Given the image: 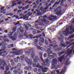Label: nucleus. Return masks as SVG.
I'll return each instance as SVG.
<instances>
[{
  "label": "nucleus",
  "mask_w": 74,
  "mask_h": 74,
  "mask_svg": "<svg viewBox=\"0 0 74 74\" xmlns=\"http://www.w3.org/2000/svg\"><path fill=\"white\" fill-rule=\"evenodd\" d=\"M25 60L26 62H27L28 63V64L29 65H30V66H32V61L30 60L29 59L27 58H25Z\"/></svg>",
  "instance_id": "6e6552de"
},
{
  "label": "nucleus",
  "mask_w": 74,
  "mask_h": 74,
  "mask_svg": "<svg viewBox=\"0 0 74 74\" xmlns=\"http://www.w3.org/2000/svg\"><path fill=\"white\" fill-rule=\"evenodd\" d=\"M54 73H55V71H53L51 72V74H54Z\"/></svg>",
  "instance_id": "69168bd1"
},
{
  "label": "nucleus",
  "mask_w": 74,
  "mask_h": 74,
  "mask_svg": "<svg viewBox=\"0 0 74 74\" xmlns=\"http://www.w3.org/2000/svg\"><path fill=\"white\" fill-rule=\"evenodd\" d=\"M57 62L58 61L56 58L53 59L52 62H51V67L52 69H54L55 68V64H56Z\"/></svg>",
  "instance_id": "20e7f679"
},
{
  "label": "nucleus",
  "mask_w": 74,
  "mask_h": 74,
  "mask_svg": "<svg viewBox=\"0 0 74 74\" xmlns=\"http://www.w3.org/2000/svg\"><path fill=\"white\" fill-rule=\"evenodd\" d=\"M50 47H53L56 51H60L61 50V49L59 48H56V47H58V45H53L52 44H51L50 45Z\"/></svg>",
  "instance_id": "0eeeda50"
},
{
  "label": "nucleus",
  "mask_w": 74,
  "mask_h": 74,
  "mask_svg": "<svg viewBox=\"0 0 74 74\" xmlns=\"http://www.w3.org/2000/svg\"><path fill=\"white\" fill-rule=\"evenodd\" d=\"M40 60V59L38 58V56H36L35 59H34V62L35 63H32V66L33 67H36V63H37L38 61H39Z\"/></svg>",
  "instance_id": "39448f33"
},
{
  "label": "nucleus",
  "mask_w": 74,
  "mask_h": 74,
  "mask_svg": "<svg viewBox=\"0 0 74 74\" xmlns=\"http://www.w3.org/2000/svg\"><path fill=\"white\" fill-rule=\"evenodd\" d=\"M74 38V35H72L69 36L67 39V40L69 41V39H70L71 38Z\"/></svg>",
  "instance_id": "b1692460"
},
{
  "label": "nucleus",
  "mask_w": 74,
  "mask_h": 74,
  "mask_svg": "<svg viewBox=\"0 0 74 74\" xmlns=\"http://www.w3.org/2000/svg\"><path fill=\"white\" fill-rule=\"evenodd\" d=\"M32 69V68L30 66H26L24 68V69L26 70H29V69Z\"/></svg>",
  "instance_id": "a211bd4d"
},
{
  "label": "nucleus",
  "mask_w": 74,
  "mask_h": 74,
  "mask_svg": "<svg viewBox=\"0 0 74 74\" xmlns=\"http://www.w3.org/2000/svg\"><path fill=\"white\" fill-rule=\"evenodd\" d=\"M40 58L41 59V62H42L43 63H45V61L43 60V59L42 58V55H41L40 56Z\"/></svg>",
  "instance_id": "4be33fe9"
},
{
  "label": "nucleus",
  "mask_w": 74,
  "mask_h": 74,
  "mask_svg": "<svg viewBox=\"0 0 74 74\" xmlns=\"http://www.w3.org/2000/svg\"><path fill=\"white\" fill-rule=\"evenodd\" d=\"M7 47L8 48H11V45H10L8 46Z\"/></svg>",
  "instance_id": "e2e57ef3"
},
{
  "label": "nucleus",
  "mask_w": 74,
  "mask_h": 74,
  "mask_svg": "<svg viewBox=\"0 0 74 74\" xmlns=\"http://www.w3.org/2000/svg\"><path fill=\"white\" fill-rule=\"evenodd\" d=\"M36 29H38V30H41V27H36Z\"/></svg>",
  "instance_id": "c03bdc74"
},
{
  "label": "nucleus",
  "mask_w": 74,
  "mask_h": 74,
  "mask_svg": "<svg viewBox=\"0 0 74 74\" xmlns=\"http://www.w3.org/2000/svg\"><path fill=\"white\" fill-rule=\"evenodd\" d=\"M12 40V41H15L16 40V38H17V34L16 33H14L13 36H11L9 37Z\"/></svg>",
  "instance_id": "423d86ee"
},
{
  "label": "nucleus",
  "mask_w": 74,
  "mask_h": 74,
  "mask_svg": "<svg viewBox=\"0 0 74 74\" xmlns=\"http://www.w3.org/2000/svg\"><path fill=\"white\" fill-rule=\"evenodd\" d=\"M2 22H4V20H2V21H0V24H1Z\"/></svg>",
  "instance_id": "680f3d73"
},
{
  "label": "nucleus",
  "mask_w": 74,
  "mask_h": 74,
  "mask_svg": "<svg viewBox=\"0 0 74 74\" xmlns=\"http://www.w3.org/2000/svg\"><path fill=\"white\" fill-rule=\"evenodd\" d=\"M51 51V47H49V48L47 49V52L49 54H52V53L53 51Z\"/></svg>",
  "instance_id": "ddd939ff"
},
{
  "label": "nucleus",
  "mask_w": 74,
  "mask_h": 74,
  "mask_svg": "<svg viewBox=\"0 0 74 74\" xmlns=\"http://www.w3.org/2000/svg\"><path fill=\"white\" fill-rule=\"evenodd\" d=\"M48 8H49V6L48 7V6H47L45 8V10H47V9H48Z\"/></svg>",
  "instance_id": "0e129e2a"
},
{
  "label": "nucleus",
  "mask_w": 74,
  "mask_h": 74,
  "mask_svg": "<svg viewBox=\"0 0 74 74\" xmlns=\"http://www.w3.org/2000/svg\"><path fill=\"white\" fill-rule=\"evenodd\" d=\"M20 31L22 33H23L24 30L23 29V28L22 27V26H20Z\"/></svg>",
  "instance_id": "c85d7f7f"
},
{
  "label": "nucleus",
  "mask_w": 74,
  "mask_h": 74,
  "mask_svg": "<svg viewBox=\"0 0 74 74\" xmlns=\"http://www.w3.org/2000/svg\"><path fill=\"white\" fill-rule=\"evenodd\" d=\"M64 4V3L62 2H61L60 3V5H62V6H63Z\"/></svg>",
  "instance_id": "864d4df0"
},
{
  "label": "nucleus",
  "mask_w": 74,
  "mask_h": 74,
  "mask_svg": "<svg viewBox=\"0 0 74 74\" xmlns=\"http://www.w3.org/2000/svg\"><path fill=\"white\" fill-rule=\"evenodd\" d=\"M4 8H5V7H2L1 8V11H2V10H4Z\"/></svg>",
  "instance_id": "bf43d9fd"
},
{
  "label": "nucleus",
  "mask_w": 74,
  "mask_h": 74,
  "mask_svg": "<svg viewBox=\"0 0 74 74\" xmlns=\"http://www.w3.org/2000/svg\"><path fill=\"white\" fill-rule=\"evenodd\" d=\"M65 53L62 55L60 57V58L58 59V61L59 62H60V63H62V60L64 59V55H65Z\"/></svg>",
  "instance_id": "9b49d317"
},
{
  "label": "nucleus",
  "mask_w": 74,
  "mask_h": 74,
  "mask_svg": "<svg viewBox=\"0 0 74 74\" xmlns=\"http://www.w3.org/2000/svg\"><path fill=\"white\" fill-rule=\"evenodd\" d=\"M39 41H40V42H42V43H44V41H45L44 38H40Z\"/></svg>",
  "instance_id": "6ab92c4d"
},
{
  "label": "nucleus",
  "mask_w": 74,
  "mask_h": 74,
  "mask_svg": "<svg viewBox=\"0 0 74 74\" xmlns=\"http://www.w3.org/2000/svg\"><path fill=\"white\" fill-rule=\"evenodd\" d=\"M16 29H17V27L15 26L12 29L13 33H14V32H15Z\"/></svg>",
  "instance_id": "a878e982"
},
{
  "label": "nucleus",
  "mask_w": 74,
  "mask_h": 74,
  "mask_svg": "<svg viewBox=\"0 0 74 74\" xmlns=\"http://www.w3.org/2000/svg\"><path fill=\"white\" fill-rule=\"evenodd\" d=\"M53 19H57V18H56V17L55 16H53Z\"/></svg>",
  "instance_id": "13d9d810"
},
{
  "label": "nucleus",
  "mask_w": 74,
  "mask_h": 74,
  "mask_svg": "<svg viewBox=\"0 0 74 74\" xmlns=\"http://www.w3.org/2000/svg\"><path fill=\"white\" fill-rule=\"evenodd\" d=\"M63 31H62V32L60 31V32H59L58 33L59 34H62V33L63 34Z\"/></svg>",
  "instance_id": "8fccbe9b"
},
{
  "label": "nucleus",
  "mask_w": 74,
  "mask_h": 74,
  "mask_svg": "<svg viewBox=\"0 0 74 74\" xmlns=\"http://www.w3.org/2000/svg\"><path fill=\"white\" fill-rule=\"evenodd\" d=\"M73 29H74V28L72 25L70 26L66 27L65 31H63L62 32L64 36H68L67 34L69 35L72 34H73V32L71 31L70 32H69V30L70 31H73Z\"/></svg>",
  "instance_id": "f257e3e1"
},
{
  "label": "nucleus",
  "mask_w": 74,
  "mask_h": 74,
  "mask_svg": "<svg viewBox=\"0 0 74 74\" xmlns=\"http://www.w3.org/2000/svg\"><path fill=\"white\" fill-rule=\"evenodd\" d=\"M59 4V3L57 1H56L54 4H53V5H52V7H54L55 6V5H58Z\"/></svg>",
  "instance_id": "c756f323"
},
{
  "label": "nucleus",
  "mask_w": 74,
  "mask_h": 74,
  "mask_svg": "<svg viewBox=\"0 0 74 74\" xmlns=\"http://www.w3.org/2000/svg\"><path fill=\"white\" fill-rule=\"evenodd\" d=\"M70 42H69L66 41L65 42V44H66V45H69V44H70Z\"/></svg>",
  "instance_id": "3c124183"
},
{
  "label": "nucleus",
  "mask_w": 74,
  "mask_h": 74,
  "mask_svg": "<svg viewBox=\"0 0 74 74\" xmlns=\"http://www.w3.org/2000/svg\"><path fill=\"white\" fill-rule=\"evenodd\" d=\"M51 43L52 44H54V45H56L55 44H56V41L55 40H53L51 42Z\"/></svg>",
  "instance_id": "473e14b6"
},
{
  "label": "nucleus",
  "mask_w": 74,
  "mask_h": 74,
  "mask_svg": "<svg viewBox=\"0 0 74 74\" xmlns=\"http://www.w3.org/2000/svg\"><path fill=\"white\" fill-rule=\"evenodd\" d=\"M5 65H6V63H5L3 64L2 66L0 68V69L1 70H2L3 69V70H4V67L5 66Z\"/></svg>",
  "instance_id": "aec40b11"
},
{
  "label": "nucleus",
  "mask_w": 74,
  "mask_h": 74,
  "mask_svg": "<svg viewBox=\"0 0 74 74\" xmlns=\"http://www.w3.org/2000/svg\"><path fill=\"white\" fill-rule=\"evenodd\" d=\"M10 62H12L11 63L12 66H14L15 65V63L14 62V60L13 59H11L10 61Z\"/></svg>",
  "instance_id": "5701e85b"
},
{
  "label": "nucleus",
  "mask_w": 74,
  "mask_h": 74,
  "mask_svg": "<svg viewBox=\"0 0 74 74\" xmlns=\"http://www.w3.org/2000/svg\"><path fill=\"white\" fill-rule=\"evenodd\" d=\"M36 47L38 49L42 51V49H43V48H42V47H41L39 46H36Z\"/></svg>",
  "instance_id": "393cba45"
},
{
  "label": "nucleus",
  "mask_w": 74,
  "mask_h": 74,
  "mask_svg": "<svg viewBox=\"0 0 74 74\" xmlns=\"http://www.w3.org/2000/svg\"><path fill=\"white\" fill-rule=\"evenodd\" d=\"M33 70L34 72H37V68H34Z\"/></svg>",
  "instance_id": "de8ad7c7"
},
{
  "label": "nucleus",
  "mask_w": 74,
  "mask_h": 74,
  "mask_svg": "<svg viewBox=\"0 0 74 74\" xmlns=\"http://www.w3.org/2000/svg\"><path fill=\"white\" fill-rule=\"evenodd\" d=\"M21 69H17V70H14L13 71V72L14 73H16V74H21V73L19 72L21 71Z\"/></svg>",
  "instance_id": "9d476101"
},
{
  "label": "nucleus",
  "mask_w": 74,
  "mask_h": 74,
  "mask_svg": "<svg viewBox=\"0 0 74 74\" xmlns=\"http://www.w3.org/2000/svg\"><path fill=\"white\" fill-rule=\"evenodd\" d=\"M41 17L43 18H47V16H41Z\"/></svg>",
  "instance_id": "052dcab7"
},
{
  "label": "nucleus",
  "mask_w": 74,
  "mask_h": 74,
  "mask_svg": "<svg viewBox=\"0 0 74 74\" xmlns=\"http://www.w3.org/2000/svg\"><path fill=\"white\" fill-rule=\"evenodd\" d=\"M45 43L46 45H48V44H49V43H48V42L47 41V40L46 39H45Z\"/></svg>",
  "instance_id": "79ce46f5"
},
{
  "label": "nucleus",
  "mask_w": 74,
  "mask_h": 74,
  "mask_svg": "<svg viewBox=\"0 0 74 74\" xmlns=\"http://www.w3.org/2000/svg\"><path fill=\"white\" fill-rule=\"evenodd\" d=\"M13 32H9V34H8L7 35L8 36H12V35L13 34Z\"/></svg>",
  "instance_id": "4c0bfd02"
},
{
  "label": "nucleus",
  "mask_w": 74,
  "mask_h": 74,
  "mask_svg": "<svg viewBox=\"0 0 74 74\" xmlns=\"http://www.w3.org/2000/svg\"><path fill=\"white\" fill-rule=\"evenodd\" d=\"M73 44H74V42H73L71 43H70V44H69L65 48V49H67L68 48H69L71 46V45H73Z\"/></svg>",
  "instance_id": "bb28decb"
},
{
  "label": "nucleus",
  "mask_w": 74,
  "mask_h": 74,
  "mask_svg": "<svg viewBox=\"0 0 74 74\" xmlns=\"http://www.w3.org/2000/svg\"><path fill=\"white\" fill-rule=\"evenodd\" d=\"M4 32L5 33H8V31L7 30H5Z\"/></svg>",
  "instance_id": "774afa93"
},
{
  "label": "nucleus",
  "mask_w": 74,
  "mask_h": 74,
  "mask_svg": "<svg viewBox=\"0 0 74 74\" xmlns=\"http://www.w3.org/2000/svg\"><path fill=\"white\" fill-rule=\"evenodd\" d=\"M60 14H61V12L59 11L56 13V15L58 16H60Z\"/></svg>",
  "instance_id": "58836bf2"
},
{
  "label": "nucleus",
  "mask_w": 74,
  "mask_h": 74,
  "mask_svg": "<svg viewBox=\"0 0 74 74\" xmlns=\"http://www.w3.org/2000/svg\"><path fill=\"white\" fill-rule=\"evenodd\" d=\"M25 58V56L24 55H22L21 56H20L19 57V56H17L16 57V58H15L14 59V61L16 63H17L18 62V59H21V60L23 61L24 59V58Z\"/></svg>",
  "instance_id": "7ed1b4c3"
},
{
  "label": "nucleus",
  "mask_w": 74,
  "mask_h": 74,
  "mask_svg": "<svg viewBox=\"0 0 74 74\" xmlns=\"http://www.w3.org/2000/svg\"><path fill=\"white\" fill-rule=\"evenodd\" d=\"M41 36H42V35H41V34H40L39 36H35L36 38H40V37Z\"/></svg>",
  "instance_id": "37998d69"
},
{
  "label": "nucleus",
  "mask_w": 74,
  "mask_h": 74,
  "mask_svg": "<svg viewBox=\"0 0 74 74\" xmlns=\"http://www.w3.org/2000/svg\"><path fill=\"white\" fill-rule=\"evenodd\" d=\"M10 68H11V66L10 64H9L8 65H7L5 68V69L6 71H8L9 69H10Z\"/></svg>",
  "instance_id": "dca6fc26"
},
{
  "label": "nucleus",
  "mask_w": 74,
  "mask_h": 74,
  "mask_svg": "<svg viewBox=\"0 0 74 74\" xmlns=\"http://www.w3.org/2000/svg\"><path fill=\"white\" fill-rule=\"evenodd\" d=\"M22 6H18V9H21L22 8Z\"/></svg>",
  "instance_id": "338daca9"
},
{
  "label": "nucleus",
  "mask_w": 74,
  "mask_h": 74,
  "mask_svg": "<svg viewBox=\"0 0 74 74\" xmlns=\"http://www.w3.org/2000/svg\"><path fill=\"white\" fill-rule=\"evenodd\" d=\"M37 42H38V39H36L34 40L33 43L34 44H36Z\"/></svg>",
  "instance_id": "e433bc0d"
},
{
  "label": "nucleus",
  "mask_w": 74,
  "mask_h": 74,
  "mask_svg": "<svg viewBox=\"0 0 74 74\" xmlns=\"http://www.w3.org/2000/svg\"><path fill=\"white\" fill-rule=\"evenodd\" d=\"M47 56V53H45L44 55V58H46Z\"/></svg>",
  "instance_id": "603ef678"
},
{
  "label": "nucleus",
  "mask_w": 74,
  "mask_h": 74,
  "mask_svg": "<svg viewBox=\"0 0 74 74\" xmlns=\"http://www.w3.org/2000/svg\"><path fill=\"white\" fill-rule=\"evenodd\" d=\"M61 44V46L63 47H67V45H66L65 44Z\"/></svg>",
  "instance_id": "a19ab883"
},
{
  "label": "nucleus",
  "mask_w": 74,
  "mask_h": 74,
  "mask_svg": "<svg viewBox=\"0 0 74 74\" xmlns=\"http://www.w3.org/2000/svg\"><path fill=\"white\" fill-rule=\"evenodd\" d=\"M35 53H32L31 55V58H34V56H35Z\"/></svg>",
  "instance_id": "f704fd0d"
},
{
  "label": "nucleus",
  "mask_w": 74,
  "mask_h": 74,
  "mask_svg": "<svg viewBox=\"0 0 74 74\" xmlns=\"http://www.w3.org/2000/svg\"><path fill=\"white\" fill-rule=\"evenodd\" d=\"M39 45H40V46H42V42H39Z\"/></svg>",
  "instance_id": "6e6d98bb"
},
{
  "label": "nucleus",
  "mask_w": 74,
  "mask_h": 74,
  "mask_svg": "<svg viewBox=\"0 0 74 74\" xmlns=\"http://www.w3.org/2000/svg\"><path fill=\"white\" fill-rule=\"evenodd\" d=\"M17 67L18 68H21V64L19 63L17 64Z\"/></svg>",
  "instance_id": "c9c22d12"
},
{
  "label": "nucleus",
  "mask_w": 74,
  "mask_h": 74,
  "mask_svg": "<svg viewBox=\"0 0 74 74\" xmlns=\"http://www.w3.org/2000/svg\"><path fill=\"white\" fill-rule=\"evenodd\" d=\"M33 49H31L29 50V51H26L25 52V54L27 56H29L30 54V52H33Z\"/></svg>",
  "instance_id": "1a4fd4ad"
},
{
  "label": "nucleus",
  "mask_w": 74,
  "mask_h": 74,
  "mask_svg": "<svg viewBox=\"0 0 74 74\" xmlns=\"http://www.w3.org/2000/svg\"><path fill=\"white\" fill-rule=\"evenodd\" d=\"M52 54L53 55V56L52 55H50L49 54L48 56L49 57H52V58H57V55L56 53H52Z\"/></svg>",
  "instance_id": "4468645a"
},
{
  "label": "nucleus",
  "mask_w": 74,
  "mask_h": 74,
  "mask_svg": "<svg viewBox=\"0 0 74 74\" xmlns=\"http://www.w3.org/2000/svg\"><path fill=\"white\" fill-rule=\"evenodd\" d=\"M36 33H37V32H36V31H34L33 32V34H36Z\"/></svg>",
  "instance_id": "4d7b16f0"
},
{
  "label": "nucleus",
  "mask_w": 74,
  "mask_h": 74,
  "mask_svg": "<svg viewBox=\"0 0 74 74\" xmlns=\"http://www.w3.org/2000/svg\"><path fill=\"white\" fill-rule=\"evenodd\" d=\"M29 5H28L26 6H25L24 7L25 8V10L28 9V8H29Z\"/></svg>",
  "instance_id": "a18cd8bd"
},
{
  "label": "nucleus",
  "mask_w": 74,
  "mask_h": 74,
  "mask_svg": "<svg viewBox=\"0 0 74 74\" xmlns=\"http://www.w3.org/2000/svg\"><path fill=\"white\" fill-rule=\"evenodd\" d=\"M6 48L7 47L5 45H3L1 47V49L0 50V52H2V51L5 50Z\"/></svg>",
  "instance_id": "2eb2a0df"
},
{
  "label": "nucleus",
  "mask_w": 74,
  "mask_h": 74,
  "mask_svg": "<svg viewBox=\"0 0 74 74\" xmlns=\"http://www.w3.org/2000/svg\"><path fill=\"white\" fill-rule=\"evenodd\" d=\"M23 53V50L22 49L18 50H15V51H13L11 52V53L15 55H21Z\"/></svg>",
  "instance_id": "f03ea898"
},
{
  "label": "nucleus",
  "mask_w": 74,
  "mask_h": 74,
  "mask_svg": "<svg viewBox=\"0 0 74 74\" xmlns=\"http://www.w3.org/2000/svg\"><path fill=\"white\" fill-rule=\"evenodd\" d=\"M30 14V12H29L28 13H27L26 14H25V16H24L23 17V18H25V19H26V18H27L25 19V21H27V20H28V19L29 18V16H27L26 17V15H29V14Z\"/></svg>",
  "instance_id": "f3484780"
},
{
  "label": "nucleus",
  "mask_w": 74,
  "mask_h": 74,
  "mask_svg": "<svg viewBox=\"0 0 74 74\" xmlns=\"http://www.w3.org/2000/svg\"><path fill=\"white\" fill-rule=\"evenodd\" d=\"M37 68H41V69H42V66H40L39 63L37 65H36V66Z\"/></svg>",
  "instance_id": "7c9ffc66"
},
{
  "label": "nucleus",
  "mask_w": 74,
  "mask_h": 74,
  "mask_svg": "<svg viewBox=\"0 0 74 74\" xmlns=\"http://www.w3.org/2000/svg\"><path fill=\"white\" fill-rule=\"evenodd\" d=\"M46 64H45V63H44V65H46L47 66H49L51 62V61L49 60L48 59H47L46 60Z\"/></svg>",
  "instance_id": "f8f14e48"
},
{
  "label": "nucleus",
  "mask_w": 74,
  "mask_h": 74,
  "mask_svg": "<svg viewBox=\"0 0 74 74\" xmlns=\"http://www.w3.org/2000/svg\"><path fill=\"white\" fill-rule=\"evenodd\" d=\"M25 25V28L26 30H28L29 29V27H28L26 25V24Z\"/></svg>",
  "instance_id": "49530a36"
},
{
  "label": "nucleus",
  "mask_w": 74,
  "mask_h": 74,
  "mask_svg": "<svg viewBox=\"0 0 74 74\" xmlns=\"http://www.w3.org/2000/svg\"><path fill=\"white\" fill-rule=\"evenodd\" d=\"M64 52H65V51H63L62 52H59L58 53V55L59 56H60L61 55H63V54H64Z\"/></svg>",
  "instance_id": "412c9836"
},
{
  "label": "nucleus",
  "mask_w": 74,
  "mask_h": 74,
  "mask_svg": "<svg viewBox=\"0 0 74 74\" xmlns=\"http://www.w3.org/2000/svg\"><path fill=\"white\" fill-rule=\"evenodd\" d=\"M74 41V39H73V40H69V41L70 43H71V42H73V41Z\"/></svg>",
  "instance_id": "5fc2aeb1"
},
{
  "label": "nucleus",
  "mask_w": 74,
  "mask_h": 74,
  "mask_svg": "<svg viewBox=\"0 0 74 74\" xmlns=\"http://www.w3.org/2000/svg\"><path fill=\"white\" fill-rule=\"evenodd\" d=\"M58 38L60 42H63V38L58 37Z\"/></svg>",
  "instance_id": "cd10ccee"
},
{
  "label": "nucleus",
  "mask_w": 74,
  "mask_h": 74,
  "mask_svg": "<svg viewBox=\"0 0 74 74\" xmlns=\"http://www.w3.org/2000/svg\"><path fill=\"white\" fill-rule=\"evenodd\" d=\"M72 51L73 50H71L69 51L68 53L67 54V56H70V55H71L72 53Z\"/></svg>",
  "instance_id": "2f4dec72"
},
{
  "label": "nucleus",
  "mask_w": 74,
  "mask_h": 74,
  "mask_svg": "<svg viewBox=\"0 0 74 74\" xmlns=\"http://www.w3.org/2000/svg\"><path fill=\"white\" fill-rule=\"evenodd\" d=\"M55 1H56V0H52V1L50 2V3L51 4H53Z\"/></svg>",
  "instance_id": "ea45409f"
},
{
  "label": "nucleus",
  "mask_w": 74,
  "mask_h": 74,
  "mask_svg": "<svg viewBox=\"0 0 74 74\" xmlns=\"http://www.w3.org/2000/svg\"><path fill=\"white\" fill-rule=\"evenodd\" d=\"M26 25L27 26H28L29 27H31V26H32V25L29 23H27Z\"/></svg>",
  "instance_id": "09e8293b"
},
{
  "label": "nucleus",
  "mask_w": 74,
  "mask_h": 74,
  "mask_svg": "<svg viewBox=\"0 0 74 74\" xmlns=\"http://www.w3.org/2000/svg\"><path fill=\"white\" fill-rule=\"evenodd\" d=\"M43 21H44L45 23L46 24H48V21L46 20L44 18L43 19Z\"/></svg>",
  "instance_id": "72a5a7b5"
}]
</instances>
